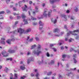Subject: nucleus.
<instances>
[{"instance_id":"1","label":"nucleus","mask_w":79,"mask_h":79,"mask_svg":"<svg viewBox=\"0 0 79 79\" xmlns=\"http://www.w3.org/2000/svg\"><path fill=\"white\" fill-rule=\"evenodd\" d=\"M31 29H27L26 31H24V29L20 28L19 29H18V32L20 33V35L22 34L23 33L24 34H27L28 32H31Z\"/></svg>"},{"instance_id":"2","label":"nucleus","mask_w":79,"mask_h":79,"mask_svg":"<svg viewBox=\"0 0 79 79\" xmlns=\"http://www.w3.org/2000/svg\"><path fill=\"white\" fill-rule=\"evenodd\" d=\"M11 41H13V42L15 41V39L13 38L11 40L10 39H8L6 41V42L9 44V45H11Z\"/></svg>"},{"instance_id":"3","label":"nucleus","mask_w":79,"mask_h":79,"mask_svg":"<svg viewBox=\"0 0 79 79\" xmlns=\"http://www.w3.org/2000/svg\"><path fill=\"white\" fill-rule=\"evenodd\" d=\"M1 54L3 55L4 57H7V56H8V55H6V52L5 51H2L1 52Z\"/></svg>"},{"instance_id":"4","label":"nucleus","mask_w":79,"mask_h":79,"mask_svg":"<svg viewBox=\"0 0 79 79\" xmlns=\"http://www.w3.org/2000/svg\"><path fill=\"white\" fill-rule=\"evenodd\" d=\"M24 7H22V8L23 9V11H27V6L26 5H24Z\"/></svg>"},{"instance_id":"5","label":"nucleus","mask_w":79,"mask_h":79,"mask_svg":"<svg viewBox=\"0 0 79 79\" xmlns=\"http://www.w3.org/2000/svg\"><path fill=\"white\" fill-rule=\"evenodd\" d=\"M39 24H40L39 29L41 30L42 28H43V26H44V23H42L41 21H40L39 22Z\"/></svg>"},{"instance_id":"6","label":"nucleus","mask_w":79,"mask_h":79,"mask_svg":"<svg viewBox=\"0 0 79 79\" xmlns=\"http://www.w3.org/2000/svg\"><path fill=\"white\" fill-rule=\"evenodd\" d=\"M33 53H34L35 54H37V56L39 55V54L40 53H42V52L40 51H39V50H37V52H35V51H34L33 52Z\"/></svg>"},{"instance_id":"7","label":"nucleus","mask_w":79,"mask_h":79,"mask_svg":"<svg viewBox=\"0 0 79 79\" xmlns=\"http://www.w3.org/2000/svg\"><path fill=\"white\" fill-rule=\"evenodd\" d=\"M44 11L43 13V15L44 16L46 17L47 15H48L47 14V13L48 10L47 9L45 8L44 9Z\"/></svg>"},{"instance_id":"8","label":"nucleus","mask_w":79,"mask_h":79,"mask_svg":"<svg viewBox=\"0 0 79 79\" xmlns=\"http://www.w3.org/2000/svg\"><path fill=\"white\" fill-rule=\"evenodd\" d=\"M62 17H63L64 18V21H67V18H66V16L65 15H61Z\"/></svg>"},{"instance_id":"9","label":"nucleus","mask_w":79,"mask_h":79,"mask_svg":"<svg viewBox=\"0 0 79 79\" xmlns=\"http://www.w3.org/2000/svg\"><path fill=\"white\" fill-rule=\"evenodd\" d=\"M8 52L10 53H14L15 52V51L14 50H11V49H9L8 51Z\"/></svg>"},{"instance_id":"10","label":"nucleus","mask_w":79,"mask_h":79,"mask_svg":"<svg viewBox=\"0 0 79 79\" xmlns=\"http://www.w3.org/2000/svg\"><path fill=\"white\" fill-rule=\"evenodd\" d=\"M20 68L22 69V70H24V69H26V68H25V65L23 64V66H20Z\"/></svg>"},{"instance_id":"11","label":"nucleus","mask_w":79,"mask_h":79,"mask_svg":"<svg viewBox=\"0 0 79 79\" xmlns=\"http://www.w3.org/2000/svg\"><path fill=\"white\" fill-rule=\"evenodd\" d=\"M55 63V62L54 60H52L51 61L50 63H48V64L49 65H52V64H53Z\"/></svg>"},{"instance_id":"12","label":"nucleus","mask_w":79,"mask_h":79,"mask_svg":"<svg viewBox=\"0 0 79 79\" xmlns=\"http://www.w3.org/2000/svg\"><path fill=\"white\" fill-rule=\"evenodd\" d=\"M59 31V29H58V28L54 29V32H58Z\"/></svg>"},{"instance_id":"13","label":"nucleus","mask_w":79,"mask_h":79,"mask_svg":"<svg viewBox=\"0 0 79 79\" xmlns=\"http://www.w3.org/2000/svg\"><path fill=\"white\" fill-rule=\"evenodd\" d=\"M73 51H74V52H75V53H76V52H77V51L74 50V49H73V48H70V52H73Z\"/></svg>"},{"instance_id":"14","label":"nucleus","mask_w":79,"mask_h":79,"mask_svg":"<svg viewBox=\"0 0 79 79\" xmlns=\"http://www.w3.org/2000/svg\"><path fill=\"white\" fill-rule=\"evenodd\" d=\"M22 19H25V18H26V16L24 14H22Z\"/></svg>"},{"instance_id":"15","label":"nucleus","mask_w":79,"mask_h":79,"mask_svg":"<svg viewBox=\"0 0 79 79\" xmlns=\"http://www.w3.org/2000/svg\"><path fill=\"white\" fill-rule=\"evenodd\" d=\"M50 3H53L56 2V0H50Z\"/></svg>"},{"instance_id":"16","label":"nucleus","mask_w":79,"mask_h":79,"mask_svg":"<svg viewBox=\"0 0 79 79\" xmlns=\"http://www.w3.org/2000/svg\"><path fill=\"white\" fill-rule=\"evenodd\" d=\"M23 22H24V23H25L24 24H26L28 23V22H27V20H26L25 19H24L23 20Z\"/></svg>"},{"instance_id":"17","label":"nucleus","mask_w":79,"mask_h":79,"mask_svg":"<svg viewBox=\"0 0 79 79\" xmlns=\"http://www.w3.org/2000/svg\"><path fill=\"white\" fill-rule=\"evenodd\" d=\"M73 32L69 31V32L67 33V35H65V36H68L69 35H70V34H72V33H73Z\"/></svg>"},{"instance_id":"18","label":"nucleus","mask_w":79,"mask_h":79,"mask_svg":"<svg viewBox=\"0 0 79 79\" xmlns=\"http://www.w3.org/2000/svg\"><path fill=\"white\" fill-rule=\"evenodd\" d=\"M51 13H52V10H51L48 13V16L49 17H50V16H51Z\"/></svg>"},{"instance_id":"19","label":"nucleus","mask_w":79,"mask_h":79,"mask_svg":"<svg viewBox=\"0 0 79 79\" xmlns=\"http://www.w3.org/2000/svg\"><path fill=\"white\" fill-rule=\"evenodd\" d=\"M73 73L70 72V73H68L67 74V76H69L70 75H72L73 74Z\"/></svg>"},{"instance_id":"20","label":"nucleus","mask_w":79,"mask_h":79,"mask_svg":"<svg viewBox=\"0 0 79 79\" xmlns=\"http://www.w3.org/2000/svg\"><path fill=\"white\" fill-rule=\"evenodd\" d=\"M36 45L35 44L33 46H32L31 47V49H33V48H34L35 47H36Z\"/></svg>"},{"instance_id":"21","label":"nucleus","mask_w":79,"mask_h":79,"mask_svg":"<svg viewBox=\"0 0 79 79\" xmlns=\"http://www.w3.org/2000/svg\"><path fill=\"white\" fill-rule=\"evenodd\" d=\"M0 43L1 44H3V45H5V42L3 41H1Z\"/></svg>"},{"instance_id":"22","label":"nucleus","mask_w":79,"mask_h":79,"mask_svg":"<svg viewBox=\"0 0 79 79\" xmlns=\"http://www.w3.org/2000/svg\"><path fill=\"white\" fill-rule=\"evenodd\" d=\"M35 10H36L35 12H39V10H38V7L35 6Z\"/></svg>"},{"instance_id":"23","label":"nucleus","mask_w":79,"mask_h":79,"mask_svg":"<svg viewBox=\"0 0 79 79\" xmlns=\"http://www.w3.org/2000/svg\"><path fill=\"white\" fill-rule=\"evenodd\" d=\"M73 32H78V33H79V30H74L73 31Z\"/></svg>"},{"instance_id":"24","label":"nucleus","mask_w":79,"mask_h":79,"mask_svg":"<svg viewBox=\"0 0 79 79\" xmlns=\"http://www.w3.org/2000/svg\"><path fill=\"white\" fill-rule=\"evenodd\" d=\"M31 18L32 20L33 21L34 20H37V19H36V18H34L32 16H31Z\"/></svg>"},{"instance_id":"25","label":"nucleus","mask_w":79,"mask_h":79,"mask_svg":"<svg viewBox=\"0 0 79 79\" xmlns=\"http://www.w3.org/2000/svg\"><path fill=\"white\" fill-rule=\"evenodd\" d=\"M6 60H7V61H8V60H10V61H12V58H7L6 59Z\"/></svg>"},{"instance_id":"26","label":"nucleus","mask_w":79,"mask_h":79,"mask_svg":"<svg viewBox=\"0 0 79 79\" xmlns=\"http://www.w3.org/2000/svg\"><path fill=\"white\" fill-rule=\"evenodd\" d=\"M52 71H50V72H48V73L47 74L48 76L51 75V74H52Z\"/></svg>"},{"instance_id":"27","label":"nucleus","mask_w":79,"mask_h":79,"mask_svg":"<svg viewBox=\"0 0 79 79\" xmlns=\"http://www.w3.org/2000/svg\"><path fill=\"white\" fill-rule=\"evenodd\" d=\"M74 61H73V63H77V61L76 60V59L75 58H74Z\"/></svg>"},{"instance_id":"28","label":"nucleus","mask_w":79,"mask_h":79,"mask_svg":"<svg viewBox=\"0 0 79 79\" xmlns=\"http://www.w3.org/2000/svg\"><path fill=\"white\" fill-rule=\"evenodd\" d=\"M46 55L48 57H49V56H50V54H49V53H48V52H47L46 53Z\"/></svg>"},{"instance_id":"29","label":"nucleus","mask_w":79,"mask_h":79,"mask_svg":"<svg viewBox=\"0 0 79 79\" xmlns=\"http://www.w3.org/2000/svg\"><path fill=\"white\" fill-rule=\"evenodd\" d=\"M30 38V37H29V36H28L27 37V39L26 40L27 41V42H29V39Z\"/></svg>"},{"instance_id":"30","label":"nucleus","mask_w":79,"mask_h":79,"mask_svg":"<svg viewBox=\"0 0 79 79\" xmlns=\"http://www.w3.org/2000/svg\"><path fill=\"white\" fill-rule=\"evenodd\" d=\"M52 49H53L54 52H56V51H57V50H56V48H52Z\"/></svg>"},{"instance_id":"31","label":"nucleus","mask_w":79,"mask_h":79,"mask_svg":"<svg viewBox=\"0 0 79 79\" xmlns=\"http://www.w3.org/2000/svg\"><path fill=\"white\" fill-rule=\"evenodd\" d=\"M13 15H14V16H16V15H19V14H16V13L14 12L13 13Z\"/></svg>"},{"instance_id":"32","label":"nucleus","mask_w":79,"mask_h":79,"mask_svg":"<svg viewBox=\"0 0 79 79\" xmlns=\"http://www.w3.org/2000/svg\"><path fill=\"white\" fill-rule=\"evenodd\" d=\"M66 55L64 54L62 56V57L63 58H66Z\"/></svg>"},{"instance_id":"33","label":"nucleus","mask_w":79,"mask_h":79,"mask_svg":"<svg viewBox=\"0 0 79 79\" xmlns=\"http://www.w3.org/2000/svg\"><path fill=\"white\" fill-rule=\"evenodd\" d=\"M5 13V12L4 11H1L0 12V15L1 14H4Z\"/></svg>"},{"instance_id":"34","label":"nucleus","mask_w":79,"mask_h":79,"mask_svg":"<svg viewBox=\"0 0 79 79\" xmlns=\"http://www.w3.org/2000/svg\"><path fill=\"white\" fill-rule=\"evenodd\" d=\"M22 1H19V2L18 3L19 4V6H20V5L21 4H22Z\"/></svg>"},{"instance_id":"35","label":"nucleus","mask_w":79,"mask_h":79,"mask_svg":"<svg viewBox=\"0 0 79 79\" xmlns=\"http://www.w3.org/2000/svg\"><path fill=\"white\" fill-rule=\"evenodd\" d=\"M54 46V44H50V48L52 47H53Z\"/></svg>"},{"instance_id":"36","label":"nucleus","mask_w":79,"mask_h":79,"mask_svg":"<svg viewBox=\"0 0 79 79\" xmlns=\"http://www.w3.org/2000/svg\"><path fill=\"white\" fill-rule=\"evenodd\" d=\"M37 24V22L33 23V24L34 26H35Z\"/></svg>"},{"instance_id":"37","label":"nucleus","mask_w":79,"mask_h":79,"mask_svg":"<svg viewBox=\"0 0 79 79\" xmlns=\"http://www.w3.org/2000/svg\"><path fill=\"white\" fill-rule=\"evenodd\" d=\"M57 21V20H56V19H55L54 21H53L54 24H55V23H56Z\"/></svg>"},{"instance_id":"38","label":"nucleus","mask_w":79,"mask_h":79,"mask_svg":"<svg viewBox=\"0 0 79 79\" xmlns=\"http://www.w3.org/2000/svg\"><path fill=\"white\" fill-rule=\"evenodd\" d=\"M33 40V38H32L31 39H30L29 40V42H32Z\"/></svg>"},{"instance_id":"39","label":"nucleus","mask_w":79,"mask_h":79,"mask_svg":"<svg viewBox=\"0 0 79 79\" xmlns=\"http://www.w3.org/2000/svg\"><path fill=\"white\" fill-rule=\"evenodd\" d=\"M18 21L15 22V24L14 25V26H16V24H18Z\"/></svg>"},{"instance_id":"40","label":"nucleus","mask_w":79,"mask_h":79,"mask_svg":"<svg viewBox=\"0 0 79 79\" xmlns=\"http://www.w3.org/2000/svg\"><path fill=\"white\" fill-rule=\"evenodd\" d=\"M75 11H76V12H77V11H78V8L76 7L75 9Z\"/></svg>"},{"instance_id":"41","label":"nucleus","mask_w":79,"mask_h":79,"mask_svg":"<svg viewBox=\"0 0 79 79\" xmlns=\"http://www.w3.org/2000/svg\"><path fill=\"white\" fill-rule=\"evenodd\" d=\"M6 12L7 13H10V11L8 10H6Z\"/></svg>"},{"instance_id":"42","label":"nucleus","mask_w":79,"mask_h":79,"mask_svg":"<svg viewBox=\"0 0 79 79\" xmlns=\"http://www.w3.org/2000/svg\"><path fill=\"white\" fill-rule=\"evenodd\" d=\"M9 18L11 19H13V17H12L11 16H10Z\"/></svg>"},{"instance_id":"43","label":"nucleus","mask_w":79,"mask_h":79,"mask_svg":"<svg viewBox=\"0 0 79 79\" xmlns=\"http://www.w3.org/2000/svg\"><path fill=\"white\" fill-rule=\"evenodd\" d=\"M29 3L30 5H31V4H32V1H29Z\"/></svg>"},{"instance_id":"44","label":"nucleus","mask_w":79,"mask_h":79,"mask_svg":"<svg viewBox=\"0 0 79 79\" xmlns=\"http://www.w3.org/2000/svg\"><path fill=\"white\" fill-rule=\"evenodd\" d=\"M10 2V0H6V3H8L9 2Z\"/></svg>"},{"instance_id":"45","label":"nucleus","mask_w":79,"mask_h":79,"mask_svg":"<svg viewBox=\"0 0 79 79\" xmlns=\"http://www.w3.org/2000/svg\"><path fill=\"white\" fill-rule=\"evenodd\" d=\"M70 19H72V20H74V17H72Z\"/></svg>"},{"instance_id":"46","label":"nucleus","mask_w":79,"mask_h":79,"mask_svg":"<svg viewBox=\"0 0 79 79\" xmlns=\"http://www.w3.org/2000/svg\"><path fill=\"white\" fill-rule=\"evenodd\" d=\"M60 50H64V47H63L62 46L60 47Z\"/></svg>"},{"instance_id":"47","label":"nucleus","mask_w":79,"mask_h":79,"mask_svg":"<svg viewBox=\"0 0 79 79\" xmlns=\"http://www.w3.org/2000/svg\"><path fill=\"white\" fill-rule=\"evenodd\" d=\"M1 40H2V41H4V40H5V39L3 38H1Z\"/></svg>"},{"instance_id":"48","label":"nucleus","mask_w":79,"mask_h":79,"mask_svg":"<svg viewBox=\"0 0 79 79\" xmlns=\"http://www.w3.org/2000/svg\"><path fill=\"white\" fill-rule=\"evenodd\" d=\"M40 47H41L40 45L39 44L38 46V49H39V48H40Z\"/></svg>"},{"instance_id":"49","label":"nucleus","mask_w":79,"mask_h":79,"mask_svg":"<svg viewBox=\"0 0 79 79\" xmlns=\"http://www.w3.org/2000/svg\"><path fill=\"white\" fill-rule=\"evenodd\" d=\"M35 39L36 40H37V41H38V40H39V39L37 37H36L35 38Z\"/></svg>"},{"instance_id":"50","label":"nucleus","mask_w":79,"mask_h":79,"mask_svg":"<svg viewBox=\"0 0 79 79\" xmlns=\"http://www.w3.org/2000/svg\"><path fill=\"white\" fill-rule=\"evenodd\" d=\"M13 9L14 10V11H16V10H17V9H16L15 7H13Z\"/></svg>"},{"instance_id":"51","label":"nucleus","mask_w":79,"mask_h":79,"mask_svg":"<svg viewBox=\"0 0 79 79\" xmlns=\"http://www.w3.org/2000/svg\"><path fill=\"white\" fill-rule=\"evenodd\" d=\"M31 77H33V76H34V74H33L32 73H31Z\"/></svg>"},{"instance_id":"52","label":"nucleus","mask_w":79,"mask_h":79,"mask_svg":"<svg viewBox=\"0 0 79 79\" xmlns=\"http://www.w3.org/2000/svg\"><path fill=\"white\" fill-rule=\"evenodd\" d=\"M17 19H20V18H21V16H17Z\"/></svg>"},{"instance_id":"53","label":"nucleus","mask_w":79,"mask_h":79,"mask_svg":"<svg viewBox=\"0 0 79 79\" xmlns=\"http://www.w3.org/2000/svg\"><path fill=\"white\" fill-rule=\"evenodd\" d=\"M30 63V60H28L27 61V63L28 64H29V63Z\"/></svg>"},{"instance_id":"54","label":"nucleus","mask_w":79,"mask_h":79,"mask_svg":"<svg viewBox=\"0 0 79 79\" xmlns=\"http://www.w3.org/2000/svg\"><path fill=\"white\" fill-rule=\"evenodd\" d=\"M45 5V3H43L42 4V6H43V7H44Z\"/></svg>"},{"instance_id":"55","label":"nucleus","mask_w":79,"mask_h":79,"mask_svg":"<svg viewBox=\"0 0 79 79\" xmlns=\"http://www.w3.org/2000/svg\"><path fill=\"white\" fill-rule=\"evenodd\" d=\"M30 54H31V52H28L27 53V55H30Z\"/></svg>"},{"instance_id":"56","label":"nucleus","mask_w":79,"mask_h":79,"mask_svg":"<svg viewBox=\"0 0 79 79\" xmlns=\"http://www.w3.org/2000/svg\"><path fill=\"white\" fill-rule=\"evenodd\" d=\"M64 27L65 29H67V26L66 25H64Z\"/></svg>"},{"instance_id":"57","label":"nucleus","mask_w":79,"mask_h":79,"mask_svg":"<svg viewBox=\"0 0 79 79\" xmlns=\"http://www.w3.org/2000/svg\"><path fill=\"white\" fill-rule=\"evenodd\" d=\"M68 40V38H65V41H67Z\"/></svg>"},{"instance_id":"58","label":"nucleus","mask_w":79,"mask_h":79,"mask_svg":"<svg viewBox=\"0 0 79 79\" xmlns=\"http://www.w3.org/2000/svg\"><path fill=\"white\" fill-rule=\"evenodd\" d=\"M73 57H76V54H73Z\"/></svg>"},{"instance_id":"59","label":"nucleus","mask_w":79,"mask_h":79,"mask_svg":"<svg viewBox=\"0 0 79 79\" xmlns=\"http://www.w3.org/2000/svg\"><path fill=\"white\" fill-rule=\"evenodd\" d=\"M26 0H23L22 2H23V3H25L26 2Z\"/></svg>"},{"instance_id":"60","label":"nucleus","mask_w":79,"mask_h":79,"mask_svg":"<svg viewBox=\"0 0 79 79\" xmlns=\"http://www.w3.org/2000/svg\"><path fill=\"white\" fill-rule=\"evenodd\" d=\"M59 77H63V76H61L60 74L59 75Z\"/></svg>"},{"instance_id":"61","label":"nucleus","mask_w":79,"mask_h":79,"mask_svg":"<svg viewBox=\"0 0 79 79\" xmlns=\"http://www.w3.org/2000/svg\"><path fill=\"white\" fill-rule=\"evenodd\" d=\"M66 13H69V10H67L66 11Z\"/></svg>"},{"instance_id":"62","label":"nucleus","mask_w":79,"mask_h":79,"mask_svg":"<svg viewBox=\"0 0 79 79\" xmlns=\"http://www.w3.org/2000/svg\"><path fill=\"white\" fill-rule=\"evenodd\" d=\"M28 14L29 16H31V12H30V11H28Z\"/></svg>"},{"instance_id":"63","label":"nucleus","mask_w":79,"mask_h":79,"mask_svg":"<svg viewBox=\"0 0 79 79\" xmlns=\"http://www.w3.org/2000/svg\"><path fill=\"white\" fill-rule=\"evenodd\" d=\"M3 16L1 15V17H0V19H3Z\"/></svg>"},{"instance_id":"64","label":"nucleus","mask_w":79,"mask_h":79,"mask_svg":"<svg viewBox=\"0 0 79 79\" xmlns=\"http://www.w3.org/2000/svg\"><path fill=\"white\" fill-rule=\"evenodd\" d=\"M13 6L12 5H11L10 6V8H13Z\"/></svg>"}]
</instances>
